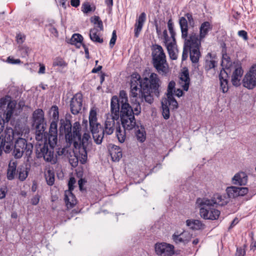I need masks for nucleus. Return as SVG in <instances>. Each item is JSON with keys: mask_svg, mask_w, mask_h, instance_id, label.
Returning <instances> with one entry per match:
<instances>
[{"mask_svg": "<svg viewBox=\"0 0 256 256\" xmlns=\"http://www.w3.org/2000/svg\"><path fill=\"white\" fill-rule=\"evenodd\" d=\"M60 133L64 135L65 138L70 144L73 143L76 149L79 150L82 164L86 163L88 159V153L92 148V143L88 133H84L82 138L81 126L78 122H75L72 127L70 121L66 118L60 120Z\"/></svg>", "mask_w": 256, "mask_h": 256, "instance_id": "f257e3e1", "label": "nucleus"}, {"mask_svg": "<svg viewBox=\"0 0 256 256\" xmlns=\"http://www.w3.org/2000/svg\"><path fill=\"white\" fill-rule=\"evenodd\" d=\"M161 81L157 74L152 73L149 78H140L139 74L132 76L130 82V97L132 102H136L138 92L140 93L139 98L142 102L152 104L154 98L158 97L160 92Z\"/></svg>", "mask_w": 256, "mask_h": 256, "instance_id": "f03ea898", "label": "nucleus"}, {"mask_svg": "<svg viewBox=\"0 0 256 256\" xmlns=\"http://www.w3.org/2000/svg\"><path fill=\"white\" fill-rule=\"evenodd\" d=\"M182 38L184 40V46L182 54V60H185L190 53V59L192 63H198L200 56V42L198 36L194 32L188 34V24L190 28H193L196 26V22L191 13H186L184 16L179 18Z\"/></svg>", "mask_w": 256, "mask_h": 256, "instance_id": "7ed1b4c3", "label": "nucleus"}, {"mask_svg": "<svg viewBox=\"0 0 256 256\" xmlns=\"http://www.w3.org/2000/svg\"><path fill=\"white\" fill-rule=\"evenodd\" d=\"M116 96L112 97L110 100L111 118H108L104 123V128L98 122L97 114L95 110L92 109L89 114V124L90 131L94 142L100 144L102 143L104 136L112 134L114 130L115 120L119 119V107Z\"/></svg>", "mask_w": 256, "mask_h": 256, "instance_id": "20e7f679", "label": "nucleus"}, {"mask_svg": "<svg viewBox=\"0 0 256 256\" xmlns=\"http://www.w3.org/2000/svg\"><path fill=\"white\" fill-rule=\"evenodd\" d=\"M152 59L154 66L157 72L162 75L168 72V64L166 60V56L162 48L158 44H154L152 48Z\"/></svg>", "mask_w": 256, "mask_h": 256, "instance_id": "39448f33", "label": "nucleus"}, {"mask_svg": "<svg viewBox=\"0 0 256 256\" xmlns=\"http://www.w3.org/2000/svg\"><path fill=\"white\" fill-rule=\"evenodd\" d=\"M196 204L200 208V213L202 218L206 220H216L220 214V211L216 208V206L210 202L208 198H198Z\"/></svg>", "mask_w": 256, "mask_h": 256, "instance_id": "423d86ee", "label": "nucleus"}, {"mask_svg": "<svg viewBox=\"0 0 256 256\" xmlns=\"http://www.w3.org/2000/svg\"><path fill=\"white\" fill-rule=\"evenodd\" d=\"M33 145L23 138H20L16 140L14 146L12 154L16 159L21 158L24 154L28 159L32 153Z\"/></svg>", "mask_w": 256, "mask_h": 256, "instance_id": "0eeeda50", "label": "nucleus"}, {"mask_svg": "<svg viewBox=\"0 0 256 256\" xmlns=\"http://www.w3.org/2000/svg\"><path fill=\"white\" fill-rule=\"evenodd\" d=\"M36 154L38 158H43L45 161L50 162L52 164H55L56 158L54 156V148L48 147L45 142H37L36 144Z\"/></svg>", "mask_w": 256, "mask_h": 256, "instance_id": "6e6552de", "label": "nucleus"}, {"mask_svg": "<svg viewBox=\"0 0 256 256\" xmlns=\"http://www.w3.org/2000/svg\"><path fill=\"white\" fill-rule=\"evenodd\" d=\"M243 86L252 89L256 86V64L253 65L242 80Z\"/></svg>", "mask_w": 256, "mask_h": 256, "instance_id": "1a4fd4ad", "label": "nucleus"}, {"mask_svg": "<svg viewBox=\"0 0 256 256\" xmlns=\"http://www.w3.org/2000/svg\"><path fill=\"white\" fill-rule=\"evenodd\" d=\"M155 250L158 256H170L174 254V246L172 244L165 242L156 244Z\"/></svg>", "mask_w": 256, "mask_h": 256, "instance_id": "9d476101", "label": "nucleus"}, {"mask_svg": "<svg viewBox=\"0 0 256 256\" xmlns=\"http://www.w3.org/2000/svg\"><path fill=\"white\" fill-rule=\"evenodd\" d=\"M82 108V95L80 93L76 94L71 99L70 109L71 112L74 115L79 114Z\"/></svg>", "mask_w": 256, "mask_h": 256, "instance_id": "9b49d317", "label": "nucleus"}, {"mask_svg": "<svg viewBox=\"0 0 256 256\" xmlns=\"http://www.w3.org/2000/svg\"><path fill=\"white\" fill-rule=\"evenodd\" d=\"M45 125L44 112L40 108L35 110L32 114V126L35 128H42Z\"/></svg>", "mask_w": 256, "mask_h": 256, "instance_id": "f8f14e48", "label": "nucleus"}, {"mask_svg": "<svg viewBox=\"0 0 256 256\" xmlns=\"http://www.w3.org/2000/svg\"><path fill=\"white\" fill-rule=\"evenodd\" d=\"M58 129H57V122L55 121H52L50 125L48 140L50 146L54 148L56 145L58 141Z\"/></svg>", "mask_w": 256, "mask_h": 256, "instance_id": "ddd939ff", "label": "nucleus"}, {"mask_svg": "<svg viewBox=\"0 0 256 256\" xmlns=\"http://www.w3.org/2000/svg\"><path fill=\"white\" fill-rule=\"evenodd\" d=\"M211 204L216 207L218 206H224L229 202L228 198L225 194L222 195L220 194H215L210 198H208Z\"/></svg>", "mask_w": 256, "mask_h": 256, "instance_id": "4468645a", "label": "nucleus"}, {"mask_svg": "<svg viewBox=\"0 0 256 256\" xmlns=\"http://www.w3.org/2000/svg\"><path fill=\"white\" fill-rule=\"evenodd\" d=\"M212 26L208 22H202L200 27V34L199 36L196 34L198 36V40L201 42V40L204 38L208 34L210 31L212 30Z\"/></svg>", "mask_w": 256, "mask_h": 256, "instance_id": "2eb2a0df", "label": "nucleus"}, {"mask_svg": "<svg viewBox=\"0 0 256 256\" xmlns=\"http://www.w3.org/2000/svg\"><path fill=\"white\" fill-rule=\"evenodd\" d=\"M16 107V103L14 102L10 101L7 105L6 109L4 113L3 118H0L4 120V124L8 123L10 120L14 110Z\"/></svg>", "mask_w": 256, "mask_h": 256, "instance_id": "dca6fc26", "label": "nucleus"}, {"mask_svg": "<svg viewBox=\"0 0 256 256\" xmlns=\"http://www.w3.org/2000/svg\"><path fill=\"white\" fill-rule=\"evenodd\" d=\"M165 44L170 58L174 60H176L178 58V50L176 48V40H172L171 42Z\"/></svg>", "mask_w": 256, "mask_h": 256, "instance_id": "f3484780", "label": "nucleus"}, {"mask_svg": "<svg viewBox=\"0 0 256 256\" xmlns=\"http://www.w3.org/2000/svg\"><path fill=\"white\" fill-rule=\"evenodd\" d=\"M232 182L234 184L244 186L248 182V176L242 172L236 173L232 178Z\"/></svg>", "mask_w": 256, "mask_h": 256, "instance_id": "a211bd4d", "label": "nucleus"}, {"mask_svg": "<svg viewBox=\"0 0 256 256\" xmlns=\"http://www.w3.org/2000/svg\"><path fill=\"white\" fill-rule=\"evenodd\" d=\"M146 20V14L145 12H142L138 16V19L136 20L134 24V36L138 38L140 32L143 27L144 24Z\"/></svg>", "mask_w": 256, "mask_h": 256, "instance_id": "6ab92c4d", "label": "nucleus"}, {"mask_svg": "<svg viewBox=\"0 0 256 256\" xmlns=\"http://www.w3.org/2000/svg\"><path fill=\"white\" fill-rule=\"evenodd\" d=\"M134 116L133 109L130 105L125 104L120 108L119 118L120 119L128 118Z\"/></svg>", "mask_w": 256, "mask_h": 256, "instance_id": "aec40b11", "label": "nucleus"}, {"mask_svg": "<svg viewBox=\"0 0 256 256\" xmlns=\"http://www.w3.org/2000/svg\"><path fill=\"white\" fill-rule=\"evenodd\" d=\"M120 121L123 128L127 130H130L134 128H136V126L138 125L136 124L134 116L120 119Z\"/></svg>", "mask_w": 256, "mask_h": 256, "instance_id": "412c9836", "label": "nucleus"}, {"mask_svg": "<svg viewBox=\"0 0 256 256\" xmlns=\"http://www.w3.org/2000/svg\"><path fill=\"white\" fill-rule=\"evenodd\" d=\"M228 74L225 70L221 71L219 75L220 88L224 93L226 92L228 90Z\"/></svg>", "mask_w": 256, "mask_h": 256, "instance_id": "4be33fe9", "label": "nucleus"}, {"mask_svg": "<svg viewBox=\"0 0 256 256\" xmlns=\"http://www.w3.org/2000/svg\"><path fill=\"white\" fill-rule=\"evenodd\" d=\"M243 74V70L241 67L236 68L232 73V82L234 86L240 85V78Z\"/></svg>", "mask_w": 256, "mask_h": 256, "instance_id": "5701e85b", "label": "nucleus"}, {"mask_svg": "<svg viewBox=\"0 0 256 256\" xmlns=\"http://www.w3.org/2000/svg\"><path fill=\"white\" fill-rule=\"evenodd\" d=\"M64 201L68 208H73L76 204V197L72 192H66Z\"/></svg>", "mask_w": 256, "mask_h": 256, "instance_id": "b1692460", "label": "nucleus"}, {"mask_svg": "<svg viewBox=\"0 0 256 256\" xmlns=\"http://www.w3.org/2000/svg\"><path fill=\"white\" fill-rule=\"evenodd\" d=\"M134 128L136 129V136L137 140L141 142H144L146 139L144 128L142 126H140V127L138 124Z\"/></svg>", "mask_w": 256, "mask_h": 256, "instance_id": "393cba45", "label": "nucleus"}, {"mask_svg": "<svg viewBox=\"0 0 256 256\" xmlns=\"http://www.w3.org/2000/svg\"><path fill=\"white\" fill-rule=\"evenodd\" d=\"M4 138H2L4 144L6 142H12L14 138V132L10 127H6L4 132Z\"/></svg>", "mask_w": 256, "mask_h": 256, "instance_id": "a878e982", "label": "nucleus"}, {"mask_svg": "<svg viewBox=\"0 0 256 256\" xmlns=\"http://www.w3.org/2000/svg\"><path fill=\"white\" fill-rule=\"evenodd\" d=\"M112 158L114 162H118L122 157V152L120 148L116 146H114L110 151Z\"/></svg>", "mask_w": 256, "mask_h": 256, "instance_id": "bb28decb", "label": "nucleus"}, {"mask_svg": "<svg viewBox=\"0 0 256 256\" xmlns=\"http://www.w3.org/2000/svg\"><path fill=\"white\" fill-rule=\"evenodd\" d=\"M116 96L118 99V107L120 108V105L121 106L124 105H130L128 102V97L126 92L124 90H120L119 93V98H118L116 96H114L112 97Z\"/></svg>", "mask_w": 256, "mask_h": 256, "instance_id": "cd10ccee", "label": "nucleus"}, {"mask_svg": "<svg viewBox=\"0 0 256 256\" xmlns=\"http://www.w3.org/2000/svg\"><path fill=\"white\" fill-rule=\"evenodd\" d=\"M98 32L99 30L97 28L90 29V37L92 41L101 44L103 42V39L100 38L98 34Z\"/></svg>", "mask_w": 256, "mask_h": 256, "instance_id": "c85d7f7f", "label": "nucleus"}, {"mask_svg": "<svg viewBox=\"0 0 256 256\" xmlns=\"http://www.w3.org/2000/svg\"><path fill=\"white\" fill-rule=\"evenodd\" d=\"M16 169V164L15 162L10 163L7 170V178L8 180H12L14 178Z\"/></svg>", "mask_w": 256, "mask_h": 256, "instance_id": "c756f323", "label": "nucleus"}, {"mask_svg": "<svg viewBox=\"0 0 256 256\" xmlns=\"http://www.w3.org/2000/svg\"><path fill=\"white\" fill-rule=\"evenodd\" d=\"M17 172L18 174L19 180L20 181H24L28 177V171L26 167L21 166L18 167Z\"/></svg>", "mask_w": 256, "mask_h": 256, "instance_id": "7c9ffc66", "label": "nucleus"}, {"mask_svg": "<svg viewBox=\"0 0 256 256\" xmlns=\"http://www.w3.org/2000/svg\"><path fill=\"white\" fill-rule=\"evenodd\" d=\"M180 80L184 82V84L182 86L183 89L187 91L188 90L190 84V78L188 72L186 70L184 71L180 76Z\"/></svg>", "mask_w": 256, "mask_h": 256, "instance_id": "2f4dec72", "label": "nucleus"}, {"mask_svg": "<svg viewBox=\"0 0 256 256\" xmlns=\"http://www.w3.org/2000/svg\"><path fill=\"white\" fill-rule=\"evenodd\" d=\"M226 192L228 194L227 197L230 200V198H234L238 196V187L231 186L228 187L226 189Z\"/></svg>", "mask_w": 256, "mask_h": 256, "instance_id": "473e14b6", "label": "nucleus"}, {"mask_svg": "<svg viewBox=\"0 0 256 256\" xmlns=\"http://www.w3.org/2000/svg\"><path fill=\"white\" fill-rule=\"evenodd\" d=\"M126 130H122L120 126L116 128V134L118 141L122 143L124 142L126 138Z\"/></svg>", "mask_w": 256, "mask_h": 256, "instance_id": "72a5a7b5", "label": "nucleus"}, {"mask_svg": "<svg viewBox=\"0 0 256 256\" xmlns=\"http://www.w3.org/2000/svg\"><path fill=\"white\" fill-rule=\"evenodd\" d=\"M78 153H79L78 158V156H77L75 155V154L74 153V151L72 152V154H70V155L69 156H70L69 162L72 167H76L78 166V160H80V162L82 164L80 160V154L79 152H78ZM84 164L85 163H84Z\"/></svg>", "mask_w": 256, "mask_h": 256, "instance_id": "f704fd0d", "label": "nucleus"}, {"mask_svg": "<svg viewBox=\"0 0 256 256\" xmlns=\"http://www.w3.org/2000/svg\"><path fill=\"white\" fill-rule=\"evenodd\" d=\"M166 98H164L162 101V116L165 120H168L170 118V110L168 105H166Z\"/></svg>", "mask_w": 256, "mask_h": 256, "instance_id": "c9c22d12", "label": "nucleus"}, {"mask_svg": "<svg viewBox=\"0 0 256 256\" xmlns=\"http://www.w3.org/2000/svg\"><path fill=\"white\" fill-rule=\"evenodd\" d=\"M96 10V6H91L88 2H84L82 6V11L84 14L93 12Z\"/></svg>", "mask_w": 256, "mask_h": 256, "instance_id": "e433bc0d", "label": "nucleus"}, {"mask_svg": "<svg viewBox=\"0 0 256 256\" xmlns=\"http://www.w3.org/2000/svg\"><path fill=\"white\" fill-rule=\"evenodd\" d=\"M168 100L166 102V105L168 106H170L172 108L175 109L177 108L178 106V104L176 99L174 98L173 95L172 96L168 97V96H167V98H166Z\"/></svg>", "mask_w": 256, "mask_h": 256, "instance_id": "4c0bfd02", "label": "nucleus"}, {"mask_svg": "<svg viewBox=\"0 0 256 256\" xmlns=\"http://www.w3.org/2000/svg\"><path fill=\"white\" fill-rule=\"evenodd\" d=\"M83 37L79 34H74L72 35L70 39V43L72 44H76L77 43L80 44L82 43Z\"/></svg>", "mask_w": 256, "mask_h": 256, "instance_id": "58836bf2", "label": "nucleus"}, {"mask_svg": "<svg viewBox=\"0 0 256 256\" xmlns=\"http://www.w3.org/2000/svg\"><path fill=\"white\" fill-rule=\"evenodd\" d=\"M46 127H42V128H36V138L38 141V142H42L43 134L45 130Z\"/></svg>", "mask_w": 256, "mask_h": 256, "instance_id": "ea45409f", "label": "nucleus"}, {"mask_svg": "<svg viewBox=\"0 0 256 256\" xmlns=\"http://www.w3.org/2000/svg\"><path fill=\"white\" fill-rule=\"evenodd\" d=\"M52 65L54 66H59L61 67H64L67 66V64L62 58L58 57L54 60Z\"/></svg>", "mask_w": 256, "mask_h": 256, "instance_id": "a19ab883", "label": "nucleus"}, {"mask_svg": "<svg viewBox=\"0 0 256 256\" xmlns=\"http://www.w3.org/2000/svg\"><path fill=\"white\" fill-rule=\"evenodd\" d=\"M168 29L170 32V34L172 40H176V32L174 28V24L171 19L169 20L168 22Z\"/></svg>", "mask_w": 256, "mask_h": 256, "instance_id": "79ce46f5", "label": "nucleus"}, {"mask_svg": "<svg viewBox=\"0 0 256 256\" xmlns=\"http://www.w3.org/2000/svg\"><path fill=\"white\" fill-rule=\"evenodd\" d=\"M175 86L176 83L174 81L172 80L169 82L166 94L167 96H168V97L172 96L174 94L173 92L175 90Z\"/></svg>", "mask_w": 256, "mask_h": 256, "instance_id": "37998d69", "label": "nucleus"}, {"mask_svg": "<svg viewBox=\"0 0 256 256\" xmlns=\"http://www.w3.org/2000/svg\"><path fill=\"white\" fill-rule=\"evenodd\" d=\"M72 152L73 151L68 148H64L58 152V154L59 156L64 155V156L69 157V156L70 155Z\"/></svg>", "mask_w": 256, "mask_h": 256, "instance_id": "c03bdc74", "label": "nucleus"}, {"mask_svg": "<svg viewBox=\"0 0 256 256\" xmlns=\"http://www.w3.org/2000/svg\"><path fill=\"white\" fill-rule=\"evenodd\" d=\"M180 234L181 236H182L184 244H186L190 240L192 235L190 234V232L186 231H184L182 232H181Z\"/></svg>", "mask_w": 256, "mask_h": 256, "instance_id": "a18cd8bd", "label": "nucleus"}, {"mask_svg": "<svg viewBox=\"0 0 256 256\" xmlns=\"http://www.w3.org/2000/svg\"><path fill=\"white\" fill-rule=\"evenodd\" d=\"M134 116H138L141 112V106H140V102L136 100V102H134Z\"/></svg>", "mask_w": 256, "mask_h": 256, "instance_id": "49530a36", "label": "nucleus"}, {"mask_svg": "<svg viewBox=\"0 0 256 256\" xmlns=\"http://www.w3.org/2000/svg\"><path fill=\"white\" fill-rule=\"evenodd\" d=\"M51 112H52V116L54 120V121L56 122L58 119V108L56 106H52L50 109Z\"/></svg>", "mask_w": 256, "mask_h": 256, "instance_id": "de8ad7c7", "label": "nucleus"}, {"mask_svg": "<svg viewBox=\"0 0 256 256\" xmlns=\"http://www.w3.org/2000/svg\"><path fill=\"white\" fill-rule=\"evenodd\" d=\"M172 239L176 244L183 243L181 234H179L178 232H174L172 236Z\"/></svg>", "mask_w": 256, "mask_h": 256, "instance_id": "09e8293b", "label": "nucleus"}, {"mask_svg": "<svg viewBox=\"0 0 256 256\" xmlns=\"http://www.w3.org/2000/svg\"><path fill=\"white\" fill-rule=\"evenodd\" d=\"M46 178L48 185L52 186L54 184V175L51 174L50 171L48 172V174L46 175Z\"/></svg>", "mask_w": 256, "mask_h": 256, "instance_id": "8fccbe9b", "label": "nucleus"}, {"mask_svg": "<svg viewBox=\"0 0 256 256\" xmlns=\"http://www.w3.org/2000/svg\"><path fill=\"white\" fill-rule=\"evenodd\" d=\"M248 192V188L246 187H238V196H244Z\"/></svg>", "mask_w": 256, "mask_h": 256, "instance_id": "3c124183", "label": "nucleus"}, {"mask_svg": "<svg viewBox=\"0 0 256 256\" xmlns=\"http://www.w3.org/2000/svg\"><path fill=\"white\" fill-rule=\"evenodd\" d=\"M76 182V179L74 177H71L70 178V180L68 182V192H72L74 188V185Z\"/></svg>", "mask_w": 256, "mask_h": 256, "instance_id": "603ef678", "label": "nucleus"}, {"mask_svg": "<svg viewBox=\"0 0 256 256\" xmlns=\"http://www.w3.org/2000/svg\"><path fill=\"white\" fill-rule=\"evenodd\" d=\"M116 30H114L112 33V36L110 42V48H112L116 43Z\"/></svg>", "mask_w": 256, "mask_h": 256, "instance_id": "864d4df0", "label": "nucleus"}, {"mask_svg": "<svg viewBox=\"0 0 256 256\" xmlns=\"http://www.w3.org/2000/svg\"><path fill=\"white\" fill-rule=\"evenodd\" d=\"M194 229L200 230L204 228V225L199 220H194Z\"/></svg>", "mask_w": 256, "mask_h": 256, "instance_id": "5fc2aeb1", "label": "nucleus"}, {"mask_svg": "<svg viewBox=\"0 0 256 256\" xmlns=\"http://www.w3.org/2000/svg\"><path fill=\"white\" fill-rule=\"evenodd\" d=\"M12 142H6L4 146L3 150L6 153H9L12 150Z\"/></svg>", "mask_w": 256, "mask_h": 256, "instance_id": "6e6d98bb", "label": "nucleus"}, {"mask_svg": "<svg viewBox=\"0 0 256 256\" xmlns=\"http://www.w3.org/2000/svg\"><path fill=\"white\" fill-rule=\"evenodd\" d=\"M162 35L164 39V42L165 44L168 43L172 40L171 36L169 37L168 36L166 30H164Z\"/></svg>", "mask_w": 256, "mask_h": 256, "instance_id": "4d7b16f0", "label": "nucleus"}, {"mask_svg": "<svg viewBox=\"0 0 256 256\" xmlns=\"http://www.w3.org/2000/svg\"><path fill=\"white\" fill-rule=\"evenodd\" d=\"M6 62L8 63L12 64H20L21 61L20 59H14L10 56H8L7 58Z\"/></svg>", "mask_w": 256, "mask_h": 256, "instance_id": "13d9d810", "label": "nucleus"}, {"mask_svg": "<svg viewBox=\"0 0 256 256\" xmlns=\"http://www.w3.org/2000/svg\"><path fill=\"white\" fill-rule=\"evenodd\" d=\"M238 35L239 36L245 40H246L248 39V34L245 30H241L238 31Z\"/></svg>", "mask_w": 256, "mask_h": 256, "instance_id": "bf43d9fd", "label": "nucleus"}, {"mask_svg": "<svg viewBox=\"0 0 256 256\" xmlns=\"http://www.w3.org/2000/svg\"><path fill=\"white\" fill-rule=\"evenodd\" d=\"M40 196L38 194H36L34 196L32 199H31V203L33 205H36L39 201H40Z\"/></svg>", "mask_w": 256, "mask_h": 256, "instance_id": "052dcab7", "label": "nucleus"}, {"mask_svg": "<svg viewBox=\"0 0 256 256\" xmlns=\"http://www.w3.org/2000/svg\"><path fill=\"white\" fill-rule=\"evenodd\" d=\"M206 66L208 69H212L216 66V62L214 60L206 61Z\"/></svg>", "mask_w": 256, "mask_h": 256, "instance_id": "680f3d73", "label": "nucleus"}, {"mask_svg": "<svg viewBox=\"0 0 256 256\" xmlns=\"http://www.w3.org/2000/svg\"><path fill=\"white\" fill-rule=\"evenodd\" d=\"M245 252L242 248H237L236 253V256H244Z\"/></svg>", "mask_w": 256, "mask_h": 256, "instance_id": "e2e57ef3", "label": "nucleus"}, {"mask_svg": "<svg viewBox=\"0 0 256 256\" xmlns=\"http://www.w3.org/2000/svg\"><path fill=\"white\" fill-rule=\"evenodd\" d=\"M16 40L18 43H22L24 40V36H22L20 34H18L16 36Z\"/></svg>", "mask_w": 256, "mask_h": 256, "instance_id": "0e129e2a", "label": "nucleus"}, {"mask_svg": "<svg viewBox=\"0 0 256 256\" xmlns=\"http://www.w3.org/2000/svg\"><path fill=\"white\" fill-rule=\"evenodd\" d=\"M186 226L190 227L192 230H194V220H188L186 221Z\"/></svg>", "mask_w": 256, "mask_h": 256, "instance_id": "69168bd1", "label": "nucleus"}, {"mask_svg": "<svg viewBox=\"0 0 256 256\" xmlns=\"http://www.w3.org/2000/svg\"><path fill=\"white\" fill-rule=\"evenodd\" d=\"M70 4L72 6H74V8H77L80 6V0H71Z\"/></svg>", "mask_w": 256, "mask_h": 256, "instance_id": "338daca9", "label": "nucleus"}, {"mask_svg": "<svg viewBox=\"0 0 256 256\" xmlns=\"http://www.w3.org/2000/svg\"><path fill=\"white\" fill-rule=\"evenodd\" d=\"M174 94L176 96L178 97H180L182 96L183 94V92L182 90L178 88L176 90H174L173 92Z\"/></svg>", "mask_w": 256, "mask_h": 256, "instance_id": "774afa93", "label": "nucleus"}]
</instances>
